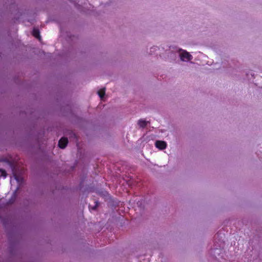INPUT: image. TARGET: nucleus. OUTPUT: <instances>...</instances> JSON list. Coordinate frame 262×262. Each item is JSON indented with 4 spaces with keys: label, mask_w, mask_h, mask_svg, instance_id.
Returning a JSON list of instances; mask_svg holds the SVG:
<instances>
[{
    "label": "nucleus",
    "mask_w": 262,
    "mask_h": 262,
    "mask_svg": "<svg viewBox=\"0 0 262 262\" xmlns=\"http://www.w3.org/2000/svg\"><path fill=\"white\" fill-rule=\"evenodd\" d=\"M14 177L15 179L17 181L18 183H21L23 182V178L19 176L16 175V174H14Z\"/></svg>",
    "instance_id": "7"
},
{
    "label": "nucleus",
    "mask_w": 262,
    "mask_h": 262,
    "mask_svg": "<svg viewBox=\"0 0 262 262\" xmlns=\"http://www.w3.org/2000/svg\"><path fill=\"white\" fill-rule=\"evenodd\" d=\"M68 142V139L67 138L63 137L59 141L58 145L61 148H64L66 146Z\"/></svg>",
    "instance_id": "3"
},
{
    "label": "nucleus",
    "mask_w": 262,
    "mask_h": 262,
    "mask_svg": "<svg viewBox=\"0 0 262 262\" xmlns=\"http://www.w3.org/2000/svg\"><path fill=\"white\" fill-rule=\"evenodd\" d=\"M33 35L37 38H40L39 32L37 29H34L33 31Z\"/></svg>",
    "instance_id": "6"
},
{
    "label": "nucleus",
    "mask_w": 262,
    "mask_h": 262,
    "mask_svg": "<svg viewBox=\"0 0 262 262\" xmlns=\"http://www.w3.org/2000/svg\"><path fill=\"white\" fill-rule=\"evenodd\" d=\"M148 122L144 119H140L138 121V125L141 128H144L146 126Z\"/></svg>",
    "instance_id": "4"
},
{
    "label": "nucleus",
    "mask_w": 262,
    "mask_h": 262,
    "mask_svg": "<svg viewBox=\"0 0 262 262\" xmlns=\"http://www.w3.org/2000/svg\"><path fill=\"white\" fill-rule=\"evenodd\" d=\"M95 203L96 205L94 206L91 207L90 209L95 210L97 208V207L98 206V203L96 202Z\"/></svg>",
    "instance_id": "9"
},
{
    "label": "nucleus",
    "mask_w": 262,
    "mask_h": 262,
    "mask_svg": "<svg viewBox=\"0 0 262 262\" xmlns=\"http://www.w3.org/2000/svg\"><path fill=\"white\" fill-rule=\"evenodd\" d=\"M6 176H7L6 172L2 169H0V177H3L4 178H6Z\"/></svg>",
    "instance_id": "8"
},
{
    "label": "nucleus",
    "mask_w": 262,
    "mask_h": 262,
    "mask_svg": "<svg viewBox=\"0 0 262 262\" xmlns=\"http://www.w3.org/2000/svg\"><path fill=\"white\" fill-rule=\"evenodd\" d=\"M105 89L103 88L101 90H100L98 92V94L99 95V97L102 99L104 95H105Z\"/></svg>",
    "instance_id": "5"
},
{
    "label": "nucleus",
    "mask_w": 262,
    "mask_h": 262,
    "mask_svg": "<svg viewBox=\"0 0 262 262\" xmlns=\"http://www.w3.org/2000/svg\"><path fill=\"white\" fill-rule=\"evenodd\" d=\"M156 147L159 149L162 150L164 149L166 147V143L165 141H157L155 143Z\"/></svg>",
    "instance_id": "2"
},
{
    "label": "nucleus",
    "mask_w": 262,
    "mask_h": 262,
    "mask_svg": "<svg viewBox=\"0 0 262 262\" xmlns=\"http://www.w3.org/2000/svg\"><path fill=\"white\" fill-rule=\"evenodd\" d=\"M180 59L183 61H188L192 59V56L186 50L179 49L178 50Z\"/></svg>",
    "instance_id": "1"
}]
</instances>
